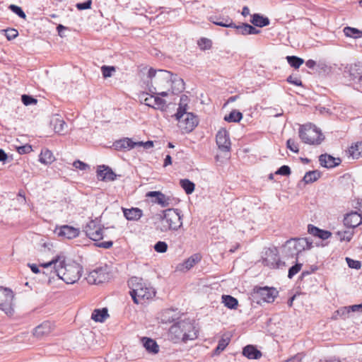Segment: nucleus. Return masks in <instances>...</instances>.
<instances>
[{"label": "nucleus", "instance_id": "4c0bfd02", "mask_svg": "<svg viewBox=\"0 0 362 362\" xmlns=\"http://www.w3.org/2000/svg\"><path fill=\"white\" fill-rule=\"evenodd\" d=\"M155 94L150 93L143 92L139 95V98L142 103H144L146 105L153 107V99Z\"/></svg>", "mask_w": 362, "mask_h": 362}, {"label": "nucleus", "instance_id": "774afa93", "mask_svg": "<svg viewBox=\"0 0 362 362\" xmlns=\"http://www.w3.org/2000/svg\"><path fill=\"white\" fill-rule=\"evenodd\" d=\"M248 35H257L261 33L260 30L255 28L254 26L249 24L248 28Z\"/></svg>", "mask_w": 362, "mask_h": 362}, {"label": "nucleus", "instance_id": "a18cd8bd", "mask_svg": "<svg viewBox=\"0 0 362 362\" xmlns=\"http://www.w3.org/2000/svg\"><path fill=\"white\" fill-rule=\"evenodd\" d=\"M166 105V101L158 96H154L153 108L156 110H163Z\"/></svg>", "mask_w": 362, "mask_h": 362}, {"label": "nucleus", "instance_id": "864d4df0", "mask_svg": "<svg viewBox=\"0 0 362 362\" xmlns=\"http://www.w3.org/2000/svg\"><path fill=\"white\" fill-rule=\"evenodd\" d=\"M154 250L157 252L163 253L168 250V244L164 241H158L154 245Z\"/></svg>", "mask_w": 362, "mask_h": 362}, {"label": "nucleus", "instance_id": "052dcab7", "mask_svg": "<svg viewBox=\"0 0 362 362\" xmlns=\"http://www.w3.org/2000/svg\"><path fill=\"white\" fill-rule=\"evenodd\" d=\"M92 0H87L82 3H77L76 7L78 10H86L91 8Z\"/></svg>", "mask_w": 362, "mask_h": 362}, {"label": "nucleus", "instance_id": "5fc2aeb1", "mask_svg": "<svg viewBox=\"0 0 362 362\" xmlns=\"http://www.w3.org/2000/svg\"><path fill=\"white\" fill-rule=\"evenodd\" d=\"M346 262L348 266L351 269H359L361 267V262L358 260H354L350 257H346Z\"/></svg>", "mask_w": 362, "mask_h": 362}, {"label": "nucleus", "instance_id": "393cba45", "mask_svg": "<svg viewBox=\"0 0 362 362\" xmlns=\"http://www.w3.org/2000/svg\"><path fill=\"white\" fill-rule=\"evenodd\" d=\"M113 147L117 151H127L133 148L132 140L129 138L124 137L117 140L113 143Z\"/></svg>", "mask_w": 362, "mask_h": 362}, {"label": "nucleus", "instance_id": "4468645a", "mask_svg": "<svg viewBox=\"0 0 362 362\" xmlns=\"http://www.w3.org/2000/svg\"><path fill=\"white\" fill-rule=\"evenodd\" d=\"M54 325L50 321H44L37 325L33 332V334L37 339H42L49 335L54 330Z\"/></svg>", "mask_w": 362, "mask_h": 362}, {"label": "nucleus", "instance_id": "bb28decb", "mask_svg": "<svg viewBox=\"0 0 362 362\" xmlns=\"http://www.w3.org/2000/svg\"><path fill=\"white\" fill-rule=\"evenodd\" d=\"M251 23L255 26L263 28L267 26L270 23V21L267 17H265L259 13H254L251 16Z\"/></svg>", "mask_w": 362, "mask_h": 362}, {"label": "nucleus", "instance_id": "bf43d9fd", "mask_svg": "<svg viewBox=\"0 0 362 362\" xmlns=\"http://www.w3.org/2000/svg\"><path fill=\"white\" fill-rule=\"evenodd\" d=\"M187 107L180 105V104H179V107L177 108V111L175 115L176 119H179L180 118L184 117V116H185V114L188 113L186 112Z\"/></svg>", "mask_w": 362, "mask_h": 362}, {"label": "nucleus", "instance_id": "423d86ee", "mask_svg": "<svg viewBox=\"0 0 362 362\" xmlns=\"http://www.w3.org/2000/svg\"><path fill=\"white\" fill-rule=\"evenodd\" d=\"M313 242L308 238H291L287 240L283 247V253L287 257L298 259V255L302 251L312 247Z\"/></svg>", "mask_w": 362, "mask_h": 362}, {"label": "nucleus", "instance_id": "2eb2a0df", "mask_svg": "<svg viewBox=\"0 0 362 362\" xmlns=\"http://www.w3.org/2000/svg\"><path fill=\"white\" fill-rule=\"evenodd\" d=\"M55 233L58 236L65 239H73L76 238L80 234V230L68 225H64L55 229Z\"/></svg>", "mask_w": 362, "mask_h": 362}, {"label": "nucleus", "instance_id": "0eeeda50", "mask_svg": "<svg viewBox=\"0 0 362 362\" xmlns=\"http://www.w3.org/2000/svg\"><path fill=\"white\" fill-rule=\"evenodd\" d=\"M298 133L301 141L310 145H319L325 139L321 130L310 123L300 126Z\"/></svg>", "mask_w": 362, "mask_h": 362}, {"label": "nucleus", "instance_id": "8fccbe9b", "mask_svg": "<svg viewBox=\"0 0 362 362\" xmlns=\"http://www.w3.org/2000/svg\"><path fill=\"white\" fill-rule=\"evenodd\" d=\"M302 267V264L296 262L288 269V277L292 279L298 272H300Z\"/></svg>", "mask_w": 362, "mask_h": 362}, {"label": "nucleus", "instance_id": "9d476101", "mask_svg": "<svg viewBox=\"0 0 362 362\" xmlns=\"http://www.w3.org/2000/svg\"><path fill=\"white\" fill-rule=\"evenodd\" d=\"M83 230L86 236L93 241H99L103 238V229L95 220L89 221Z\"/></svg>", "mask_w": 362, "mask_h": 362}, {"label": "nucleus", "instance_id": "2f4dec72", "mask_svg": "<svg viewBox=\"0 0 362 362\" xmlns=\"http://www.w3.org/2000/svg\"><path fill=\"white\" fill-rule=\"evenodd\" d=\"M39 160L45 165L51 164L54 160V157L51 151L48 149L42 150Z\"/></svg>", "mask_w": 362, "mask_h": 362}, {"label": "nucleus", "instance_id": "a19ab883", "mask_svg": "<svg viewBox=\"0 0 362 362\" xmlns=\"http://www.w3.org/2000/svg\"><path fill=\"white\" fill-rule=\"evenodd\" d=\"M337 238L340 241H350L354 235V232L352 230H343V231H337L336 233Z\"/></svg>", "mask_w": 362, "mask_h": 362}, {"label": "nucleus", "instance_id": "72a5a7b5", "mask_svg": "<svg viewBox=\"0 0 362 362\" xmlns=\"http://www.w3.org/2000/svg\"><path fill=\"white\" fill-rule=\"evenodd\" d=\"M321 173L318 170L308 171L303 178V181L306 183H313L320 177Z\"/></svg>", "mask_w": 362, "mask_h": 362}, {"label": "nucleus", "instance_id": "e433bc0d", "mask_svg": "<svg viewBox=\"0 0 362 362\" xmlns=\"http://www.w3.org/2000/svg\"><path fill=\"white\" fill-rule=\"evenodd\" d=\"M243 118V114L236 110L231 111L228 115L224 117V120L228 122H238Z\"/></svg>", "mask_w": 362, "mask_h": 362}, {"label": "nucleus", "instance_id": "69168bd1", "mask_svg": "<svg viewBox=\"0 0 362 362\" xmlns=\"http://www.w3.org/2000/svg\"><path fill=\"white\" fill-rule=\"evenodd\" d=\"M112 245H113V242L111 241V240L101 242V243H98L95 244V245L97 247H102V248H105V249L110 248L112 246Z\"/></svg>", "mask_w": 362, "mask_h": 362}, {"label": "nucleus", "instance_id": "680f3d73", "mask_svg": "<svg viewBox=\"0 0 362 362\" xmlns=\"http://www.w3.org/2000/svg\"><path fill=\"white\" fill-rule=\"evenodd\" d=\"M73 166L81 170H86L89 168V165L79 160H75L73 163Z\"/></svg>", "mask_w": 362, "mask_h": 362}, {"label": "nucleus", "instance_id": "f257e3e1", "mask_svg": "<svg viewBox=\"0 0 362 362\" xmlns=\"http://www.w3.org/2000/svg\"><path fill=\"white\" fill-rule=\"evenodd\" d=\"M44 268L53 266L54 273L66 284H74L81 277L83 268L76 262L66 264L64 256L58 255L47 263L40 264Z\"/></svg>", "mask_w": 362, "mask_h": 362}, {"label": "nucleus", "instance_id": "1a4fd4ad", "mask_svg": "<svg viewBox=\"0 0 362 362\" xmlns=\"http://www.w3.org/2000/svg\"><path fill=\"white\" fill-rule=\"evenodd\" d=\"M107 269V266L98 267L90 272L86 277V279L90 284H99L108 281L110 274Z\"/></svg>", "mask_w": 362, "mask_h": 362}, {"label": "nucleus", "instance_id": "dca6fc26", "mask_svg": "<svg viewBox=\"0 0 362 362\" xmlns=\"http://www.w3.org/2000/svg\"><path fill=\"white\" fill-rule=\"evenodd\" d=\"M350 80L356 83H362V64L355 63L349 66L348 71H344Z\"/></svg>", "mask_w": 362, "mask_h": 362}, {"label": "nucleus", "instance_id": "aec40b11", "mask_svg": "<svg viewBox=\"0 0 362 362\" xmlns=\"http://www.w3.org/2000/svg\"><path fill=\"white\" fill-rule=\"evenodd\" d=\"M319 161L320 165L326 168H334L341 163L340 158H334L327 153L320 155Z\"/></svg>", "mask_w": 362, "mask_h": 362}, {"label": "nucleus", "instance_id": "de8ad7c7", "mask_svg": "<svg viewBox=\"0 0 362 362\" xmlns=\"http://www.w3.org/2000/svg\"><path fill=\"white\" fill-rule=\"evenodd\" d=\"M102 74L104 78L112 76V73L116 71L115 67L113 66L104 65L101 67Z\"/></svg>", "mask_w": 362, "mask_h": 362}, {"label": "nucleus", "instance_id": "49530a36", "mask_svg": "<svg viewBox=\"0 0 362 362\" xmlns=\"http://www.w3.org/2000/svg\"><path fill=\"white\" fill-rule=\"evenodd\" d=\"M248 26H249L248 23H243L239 25H237L235 24V26L232 27V28L235 29L237 35H248V31H247Z\"/></svg>", "mask_w": 362, "mask_h": 362}, {"label": "nucleus", "instance_id": "9b49d317", "mask_svg": "<svg viewBox=\"0 0 362 362\" xmlns=\"http://www.w3.org/2000/svg\"><path fill=\"white\" fill-rule=\"evenodd\" d=\"M177 120L178 121V127L183 133L191 132L198 124V119L192 113L185 114L184 117Z\"/></svg>", "mask_w": 362, "mask_h": 362}, {"label": "nucleus", "instance_id": "c9c22d12", "mask_svg": "<svg viewBox=\"0 0 362 362\" xmlns=\"http://www.w3.org/2000/svg\"><path fill=\"white\" fill-rule=\"evenodd\" d=\"M180 184L187 194H192L194 190L195 185L188 179L180 180Z\"/></svg>", "mask_w": 362, "mask_h": 362}, {"label": "nucleus", "instance_id": "a211bd4d", "mask_svg": "<svg viewBox=\"0 0 362 362\" xmlns=\"http://www.w3.org/2000/svg\"><path fill=\"white\" fill-rule=\"evenodd\" d=\"M361 223L362 216L356 211L347 214L344 218V226L350 228H354Z\"/></svg>", "mask_w": 362, "mask_h": 362}, {"label": "nucleus", "instance_id": "4be33fe9", "mask_svg": "<svg viewBox=\"0 0 362 362\" xmlns=\"http://www.w3.org/2000/svg\"><path fill=\"white\" fill-rule=\"evenodd\" d=\"M209 21L216 25H219L224 28H231L235 26V23L233 20L228 16H211Z\"/></svg>", "mask_w": 362, "mask_h": 362}, {"label": "nucleus", "instance_id": "79ce46f5", "mask_svg": "<svg viewBox=\"0 0 362 362\" xmlns=\"http://www.w3.org/2000/svg\"><path fill=\"white\" fill-rule=\"evenodd\" d=\"M350 309L349 307H342L334 312L332 318L334 320L338 319V317L345 319L348 317Z\"/></svg>", "mask_w": 362, "mask_h": 362}, {"label": "nucleus", "instance_id": "4d7b16f0", "mask_svg": "<svg viewBox=\"0 0 362 362\" xmlns=\"http://www.w3.org/2000/svg\"><path fill=\"white\" fill-rule=\"evenodd\" d=\"M291 168L289 166L284 165L281 166L275 173L276 175L288 176L291 174Z\"/></svg>", "mask_w": 362, "mask_h": 362}, {"label": "nucleus", "instance_id": "37998d69", "mask_svg": "<svg viewBox=\"0 0 362 362\" xmlns=\"http://www.w3.org/2000/svg\"><path fill=\"white\" fill-rule=\"evenodd\" d=\"M229 341H230L229 339H223V338L221 339L218 341L216 348L214 351V355L220 354V353L221 351H223L226 348V346L228 345Z\"/></svg>", "mask_w": 362, "mask_h": 362}, {"label": "nucleus", "instance_id": "f3484780", "mask_svg": "<svg viewBox=\"0 0 362 362\" xmlns=\"http://www.w3.org/2000/svg\"><path fill=\"white\" fill-rule=\"evenodd\" d=\"M216 144L218 148L222 151H229L230 149V141L229 134L226 129H221L218 132L216 136Z\"/></svg>", "mask_w": 362, "mask_h": 362}, {"label": "nucleus", "instance_id": "13d9d810", "mask_svg": "<svg viewBox=\"0 0 362 362\" xmlns=\"http://www.w3.org/2000/svg\"><path fill=\"white\" fill-rule=\"evenodd\" d=\"M4 31L6 37L8 40L15 39L18 35V30L13 28L6 29Z\"/></svg>", "mask_w": 362, "mask_h": 362}, {"label": "nucleus", "instance_id": "7c9ffc66", "mask_svg": "<svg viewBox=\"0 0 362 362\" xmlns=\"http://www.w3.org/2000/svg\"><path fill=\"white\" fill-rule=\"evenodd\" d=\"M201 255L198 253L194 254L188 259H187L180 267H183L186 270H189L192 268L197 263L200 262Z\"/></svg>", "mask_w": 362, "mask_h": 362}, {"label": "nucleus", "instance_id": "0e129e2a", "mask_svg": "<svg viewBox=\"0 0 362 362\" xmlns=\"http://www.w3.org/2000/svg\"><path fill=\"white\" fill-rule=\"evenodd\" d=\"M17 151L20 154H25L30 153L32 151V147L30 145L21 146L17 148Z\"/></svg>", "mask_w": 362, "mask_h": 362}, {"label": "nucleus", "instance_id": "c85d7f7f", "mask_svg": "<svg viewBox=\"0 0 362 362\" xmlns=\"http://www.w3.org/2000/svg\"><path fill=\"white\" fill-rule=\"evenodd\" d=\"M143 345L146 350L151 354H157L159 351V346L156 341L151 338L144 337L142 339Z\"/></svg>", "mask_w": 362, "mask_h": 362}, {"label": "nucleus", "instance_id": "7ed1b4c3", "mask_svg": "<svg viewBox=\"0 0 362 362\" xmlns=\"http://www.w3.org/2000/svg\"><path fill=\"white\" fill-rule=\"evenodd\" d=\"M173 74L163 69L150 68L148 71L149 80L146 82L148 91L153 94L157 93V89L168 88Z\"/></svg>", "mask_w": 362, "mask_h": 362}, {"label": "nucleus", "instance_id": "ea45409f", "mask_svg": "<svg viewBox=\"0 0 362 362\" xmlns=\"http://www.w3.org/2000/svg\"><path fill=\"white\" fill-rule=\"evenodd\" d=\"M349 154L353 158H358L362 154V142H358L354 146H351L349 149Z\"/></svg>", "mask_w": 362, "mask_h": 362}, {"label": "nucleus", "instance_id": "a878e982", "mask_svg": "<svg viewBox=\"0 0 362 362\" xmlns=\"http://www.w3.org/2000/svg\"><path fill=\"white\" fill-rule=\"evenodd\" d=\"M308 233L322 240H327L332 235L331 232L320 229L319 228L310 224L308 225Z\"/></svg>", "mask_w": 362, "mask_h": 362}, {"label": "nucleus", "instance_id": "20e7f679", "mask_svg": "<svg viewBox=\"0 0 362 362\" xmlns=\"http://www.w3.org/2000/svg\"><path fill=\"white\" fill-rule=\"evenodd\" d=\"M197 330L194 325L189 320H183L175 323L170 328V334L175 342L182 341L187 342L197 337Z\"/></svg>", "mask_w": 362, "mask_h": 362}, {"label": "nucleus", "instance_id": "338daca9", "mask_svg": "<svg viewBox=\"0 0 362 362\" xmlns=\"http://www.w3.org/2000/svg\"><path fill=\"white\" fill-rule=\"evenodd\" d=\"M286 266V263L280 259H279L276 262L271 263V267H272V268L282 269L283 267H285Z\"/></svg>", "mask_w": 362, "mask_h": 362}, {"label": "nucleus", "instance_id": "c03bdc74", "mask_svg": "<svg viewBox=\"0 0 362 362\" xmlns=\"http://www.w3.org/2000/svg\"><path fill=\"white\" fill-rule=\"evenodd\" d=\"M197 44L202 50L210 49L212 47L211 40L206 37H202L199 40H198Z\"/></svg>", "mask_w": 362, "mask_h": 362}, {"label": "nucleus", "instance_id": "603ef678", "mask_svg": "<svg viewBox=\"0 0 362 362\" xmlns=\"http://www.w3.org/2000/svg\"><path fill=\"white\" fill-rule=\"evenodd\" d=\"M21 100L22 103L26 106L36 104L37 103V100L36 98L25 94L21 96Z\"/></svg>", "mask_w": 362, "mask_h": 362}, {"label": "nucleus", "instance_id": "6e6d98bb", "mask_svg": "<svg viewBox=\"0 0 362 362\" xmlns=\"http://www.w3.org/2000/svg\"><path fill=\"white\" fill-rule=\"evenodd\" d=\"M286 147L294 153L299 152L298 145L293 139H289L287 140Z\"/></svg>", "mask_w": 362, "mask_h": 362}, {"label": "nucleus", "instance_id": "58836bf2", "mask_svg": "<svg viewBox=\"0 0 362 362\" xmlns=\"http://www.w3.org/2000/svg\"><path fill=\"white\" fill-rule=\"evenodd\" d=\"M286 59L289 65L294 69H298L304 63L302 58L296 56H288Z\"/></svg>", "mask_w": 362, "mask_h": 362}, {"label": "nucleus", "instance_id": "cd10ccee", "mask_svg": "<svg viewBox=\"0 0 362 362\" xmlns=\"http://www.w3.org/2000/svg\"><path fill=\"white\" fill-rule=\"evenodd\" d=\"M177 314L175 313V310L173 309L163 310L160 316L161 322L164 324L171 323L177 319Z\"/></svg>", "mask_w": 362, "mask_h": 362}, {"label": "nucleus", "instance_id": "6ab92c4d", "mask_svg": "<svg viewBox=\"0 0 362 362\" xmlns=\"http://www.w3.org/2000/svg\"><path fill=\"white\" fill-rule=\"evenodd\" d=\"M146 197H154L153 203L160 205L162 207H166L170 205V197H166L159 191H150L146 193Z\"/></svg>", "mask_w": 362, "mask_h": 362}, {"label": "nucleus", "instance_id": "ddd939ff", "mask_svg": "<svg viewBox=\"0 0 362 362\" xmlns=\"http://www.w3.org/2000/svg\"><path fill=\"white\" fill-rule=\"evenodd\" d=\"M255 292L261 300L267 303H272L279 293L276 288L267 286L257 288L255 289Z\"/></svg>", "mask_w": 362, "mask_h": 362}, {"label": "nucleus", "instance_id": "e2e57ef3", "mask_svg": "<svg viewBox=\"0 0 362 362\" xmlns=\"http://www.w3.org/2000/svg\"><path fill=\"white\" fill-rule=\"evenodd\" d=\"M287 81L297 86H303L301 80L298 77H293V76H289L287 78Z\"/></svg>", "mask_w": 362, "mask_h": 362}, {"label": "nucleus", "instance_id": "b1692460", "mask_svg": "<svg viewBox=\"0 0 362 362\" xmlns=\"http://www.w3.org/2000/svg\"><path fill=\"white\" fill-rule=\"evenodd\" d=\"M170 84L171 85L172 92L174 94L181 93L185 89V82L183 79L178 77L177 75L174 76L173 74Z\"/></svg>", "mask_w": 362, "mask_h": 362}, {"label": "nucleus", "instance_id": "6e6552de", "mask_svg": "<svg viewBox=\"0 0 362 362\" xmlns=\"http://www.w3.org/2000/svg\"><path fill=\"white\" fill-rule=\"evenodd\" d=\"M13 291L6 288L0 287V310L6 315L11 316L14 313Z\"/></svg>", "mask_w": 362, "mask_h": 362}, {"label": "nucleus", "instance_id": "09e8293b", "mask_svg": "<svg viewBox=\"0 0 362 362\" xmlns=\"http://www.w3.org/2000/svg\"><path fill=\"white\" fill-rule=\"evenodd\" d=\"M66 126V122L64 120L57 119L54 125V132L58 134H62Z\"/></svg>", "mask_w": 362, "mask_h": 362}, {"label": "nucleus", "instance_id": "473e14b6", "mask_svg": "<svg viewBox=\"0 0 362 362\" xmlns=\"http://www.w3.org/2000/svg\"><path fill=\"white\" fill-rule=\"evenodd\" d=\"M222 303L229 309H235L238 305V300L230 295H223Z\"/></svg>", "mask_w": 362, "mask_h": 362}, {"label": "nucleus", "instance_id": "c756f323", "mask_svg": "<svg viewBox=\"0 0 362 362\" xmlns=\"http://www.w3.org/2000/svg\"><path fill=\"white\" fill-rule=\"evenodd\" d=\"M108 316L107 309L104 308L94 310L91 315V319L95 322H103Z\"/></svg>", "mask_w": 362, "mask_h": 362}, {"label": "nucleus", "instance_id": "412c9836", "mask_svg": "<svg viewBox=\"0 0 362 362\" xmlns=\"http://www.w3.org/2000/svg\"><path fill=\"white\" fill-rule=\"evenodd\" d=\"M124 217L128 221H138L143 216V211L139 208L124 209L122 208Z\"/></svg>", "mask_w": 362, "mask_h": 362}, {"label": "nucleus", "instance_id": "5701e85b", "mask_svg": "<svg viewBox=\"0 0 362 362\" xmlns=\"http://www.w3.org/2000/svg\"><path fill=\"white\" fill-rule=\"evenodd\" d=\"M243 355L249 359H259L262 356V352L254 345H247L243 349Z\"/></svg>", "mask_w": 362, "mask_h": 362}, {"label": "nucleus", "instance_id": "f8f14e48", "mask_svg": "<svg viewBox=\"0 0 362 362\" xmlns=\"http://www.w3.org/2000/svg\"><path fill=\"white\" fill-rule=\"evenodd\" d=\"M96 174L98 179L104 182H112L117 177H120L119 175L115 174L110 167L105 165H98Z\"/></svg>", "mask_w": 362, "mask_h": 362}, {"label": "nucleus", "instance_id": "f03ea898", "mask_svg": "<svg viewBox=\"0 0 362 362\" xmlns=\"http://www.w3.org/2000/svg\"><path fill=\"white\" fill-rule=\"evenodd\" d=\"M132 300L136 304H143L146 300L153 298L156 295L155 289L136 276L132 277L128 281Z\"/></svg>", "mask_w": 362, "mask_h": 362}, {"label": "nucleus", "instance_id": "f704fd0d", "mask_svg": "<svg viewBox=\"0 0 362 362\" xmlns=\"http://www.w3.org/2000/svg\"><path fill=\"white\" fill-rule=\"evenodd\" d=\"M343 32L346 37L355 39L362 37V30L355 28L346 26L344 28Z\"/></svg>", "mask_w": 362, "mask_h": 362}, {"label": "nucleus", "instance_id": "3c124183", "mask_svg": "<svg viewBox=\"0 0 362 362\" xmlns=\"http://www.w3.org/2000/svg\"><path fill=\"white\" fill-rule=\"evenodd\" d=\"M8 8L11 11H13L14 13H16L20 18H25L26 15H25V12L23 11V9L21 8V7L14 5V4H11Z\"/></svg>", "mask_w": 362, "mask_h": 362}, {"label": "nucleus", "instance_id": "39448f33", "mask_svg": "<svg viewBox=\"0 0 362 362\" xmlns=\"http://www.w3.org/2000/svg\"><path fill=\"white\" fill-rule=\"evenodd\" d=\"M182 216L181 211L178 209L170 208L164 210L161 216L160 231L177 230L182 226Z\"/></svg>", "mask_w": 362, "mask_h": 362}]
</instances>
